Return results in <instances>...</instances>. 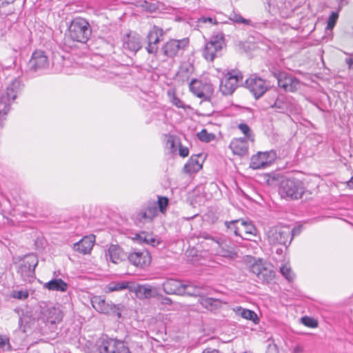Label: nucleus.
Instances as JSON below:
<instances>
[{"label":"nucleus","mask_w":353,"mask_h":353,"mask_svg":"<svg viewBox=\"0 0 353 353\" xmlns=\"http://www.w3.org/2000/svg\"><path fill=\"white\" fill-rule=\"evenodd\" d=\"M202 353H219V351L216 349H212L210 347L205 348Z\"/></svg>","instance_id":"nucleus-61"},{"label":"nucleus","mask_w":353,"mask_h":353,"mask_svg":"<svg viewBox=\"0 0 353 353\" xmlns=\"http://www.w3.org/2000/svg\"><path fill=\"white\" fill-rule=\"evenodd\" d=\"M342 7L341 5H339L337 8V10L336 11H332L327 20V30H332L334 27L335 26L339 17V12L341 11Z\"/></svg>","instance_id":"nucleus-34"},{"label":"nucleus","mask_w":353,"mask_h":353,"mask_svg":"<svg viewBox=\"0 0 353 353\" xmlns=\"http://www.w3.org/2000/svg\"><path fill=\"white\" fill-rule=\"evenodd\" d=\"M228 41L223 31L217 30L213 32L208 44H223Z\"/></svg>","instance_id":"nucleus-37"},{"label":"nucleus","mask_w":353,"mask_h":353,"mask_svg":"<svg viewBox=\"0 0 353 353\" xmlns=\"http://www.w3.org/2000/svg\"><path fill=\"white\" fill-rule=\"evenodd\" d=\"M43 288L50 291L66 292L68 285L61 279H52L44 283Z\"/></svg>","instance_id":"nucleus-24"},{"label":"nucleus","mask_w":353,"mask_h":353,"mask_svg":"<svg viewBox=\"0 0 353 353\" xmlns=\"http://www.w3.org/2000/svg\"><path fill=\"white\" fill-rule=\"evenodd\" d=\"M292 232L288 227H273L267 233L268 241L272 245H283L286 250L291 243Z\"/></svg>","instance_id":"nucleus-6"},{"label":"nucleus","mask_w":353,"mask_h":353,"mask_svg":"<svg viewBox=\"0 0 353 353\" xmlns=\"http://www.w3.org/2000/svg\"><path fill=\"white\" fill-rule=\"evenodd\" d=\"M280 272L289 282H292L294 279V274L292 269L286 265H283L280 268Z\"/></svg>","instance_id":"nucleus-43"},{"label":"nucleus","mask_w":353,"mask_h":353,"mask_svg":"<svg viewBox=\"0 0 353 353\" xmlns=\"http://www.w3.org/2000/svg\"><path fill=\"white\" fill-rule=\"evenodd\" d=\"M128 259L132 264L140 268L148 265L151 261V257L147 251L134 252L128 255Z\"/></svg>","instance_id":"nucleus-17"},{"label":"nucleus","mask_w":353,"mask_h":353,"mask_svg":"<svg viewBox=\"0 0 353 353\" xmlns=\"http://www.w3.org/2000/svg\"><path fill=\"white\" fill-rule=\"evenodd\" d=\"M164 292L168 294L183 295V284L176 279H168L162 283Z\"/></svg>","instance_id":"nucleus-18"},{"label":"nucleus","mask_w":353,"mask_h":353,"mask_svg":"<svg viewBox=\"0 0 353 353\" xmlns=\"http://www.w3.org/2000/svg\"><path fill=\"white\" fill-rule=\"evenodd\" d=\"M48 65V56L43 50H35L28 62L30 71L37 72L46 68Z\"/></svg>","instance_id":"nucleus-14"},{"label":"nucleus","mask_w":353,"mask_h":353,"mask_svg":"<svg viewBox=\"0 0 353 353\" xmlns=\"http://www.w3.org/2000/svg\"><path fill=\"white\" fill-rule=\"evenodd\" d=\"M136 239L139 240L140 242H145L147 243H149V242L152 244V246H154V238L152 237L150 239V240H148L146 237L144 236H143L140 234H136Z\"/></svg>","instance_id":"nucleus-57"},{"label":"nucleus","mask_w":353,"mask_h":353,"mask_svg":"<svg viewBox=\"0 0 353 353\" xmlns=\"http://www.w3.org/2000/svg\"><path fill=\"white\" fill-rule=\"evenodd\" d=\"M347 186L353 189V176L351 177V179L347 181Z\"/></svg>","instance_id":"nucleus-64"},{"label":"nucleus","mask_w":353,"mask_h":353,"mask_svg":"<svg viewBox=\"0 0 353 353\" xmlns=\"http://www.w3.org/2000/svg\"><path fill=\"white\" fill-rule=\"evenodd\" d=\"M270 71L276 79L279 87L285 92H294L300 89L301 83L296 77L285 71L277 70L274 67L270 68Z\"/></svg>","instance_id":"nucleus-5"},{"label":"nucleus","mask_w":353,"mask_h":353,"mask_svg":"<svg viewBox=\"0 0 353 353\" xmlns=\"http://www.w3.org/2000/svg\"><path fill=\"white\" fill-rule=\"evenodd\" d=\"M185 46H163V54L170 57H174L176 55L178 51L181 48L184 49Z\"/></svg>","instance_id":"nucleus-38"},{"label":"nucleus","mask_w":353,"mask_h":353,"mask_svg":"<svg viewBox=\"0 0 353 353\" xmlns=\"http://www.w3.org/2000/svg\"><path fill=\"white\" fill-rule=\"evenodd\" d=\"M266 353H277V348L276 345L271 346L269 345L268 351Z\"/></svg>","instance_id":"nucleus-63"},{"label":"nucleus","mask_w":353,"mask_h":353,"mask_svg":"<svg viewBox=\"0 0 353 353\" xmlns=\"http://www.w3.org/2000/svg\"><path fill=\"white\" fill-rule=\"evenodd\" d=\"M108 288L110 292L121 291L125 289L129 290L130 292L135 290L134 283L130 281H112L108 284Z\"/></svg>","instance_id":"nucleus-28"},{"label":"nucleus","mask_w":353,"mask_h":353,"mask_svg":"<svg viewBox=\"0 0 353 353\" xmlns=\"http://www.w3.org/2000/svg\"><path fill=\"white\" fill-rule=\"evenodd\" d=\"M301 321L304 325H305L308 327L314 328L318 326L317 320L312 317H310V316H303L301 319Z\"/></svg>","instance_id":"nucleus-46"},{"label":"nucleus","mask_w":353,"mask_h":353,"mask_svg":"<svg viewBox=\"0 0 353 353\" xmlns=\"http://www.w3.org/2000/svg\"><path fill=\"white\" fill-rule=\"evenodd\" d=\"M92 307L99 312L109 316L122 318V313L126 311L123 304H114L112 301H106L101 296H95L91 300Z\"/></svg>","instance_id":"nucleus-3"},{"label":"nucleus","mask_w":353,"mask_h":353,"mask_svg":"<svg viewBox=\"0 0 353 353\" xmlns=\"http://www.w3.org/2000/svg\"><path fill=\"white\" fill-rule=\"evenodd\" d=\"M246 138L234 139L229 147L234 154L243 157L248 153V144Z\"/></svg>","instance_id":"nucleus-19"},{"label":"nucleus","mask_w":353,"mask_h":353,"mask_svg":"<svg viewBox=\"0 0 353 353\" xmlns=\"http://www.w3.org/2000/svg\"><path fill=\"white\" fill-rule=\"evenodd\" d=\"M239 219H235L232 221H225L224 222V225L225 227V233L228 235L234 234L236 236H239L242 239L249 240L250 239L247 236L243 235V234L240 233V226H239Z\"/></svg>","instance_id":"nucleus-23"},{"label":"nucleus","mask_w":353,"mask_h":353,"mask_svg":"<svg viewBox=\"0 0 353 353\" xmlns=\"http://www.w3.org/2000/svg\"><path fill=\"white\" fill-rule=\"evenodd\" d=\"M10 110V107L8 106L5 102H0V126H2L5 116L8 113Z\"/></svg>","instance_id":"nucleus-49"},{"label":"nucleus","mask_w":353,"mask_h":353,"mask_svg":"<svg viewBox=\"0 0 353 353\" xmlns=\"http://www.w3.org/2000/svg\"><path fill=\"white\" fill-rule=\"evenodd\" d=\"M94 235L84 236L79 241L74 244V250L83 254L90 253L94 245Z\"/></svg>","instance_id":"nucleus-20"},{"label":"nucleus","mask_w":353,"mask_h":353,"mask_svg":"<svg viewBox=\"0 0 353 353\" xmlns=\"http://www.w3.org/2000/svg\"><path fill=\"white\" fill-rule=\"evenodd\" d=\"M170 203V199L167 196H157L156 201V210L158 209L162 214H165Z\"/></svg>","instance_id":"nucleus-35"},{"label":"nucleus","mask_w":353,"mask_h":353,"mask_svg":"<svg viewBox=\"0 0 353 353\" xmlns=\"http://www.w3.org/2000/svg\"><path fill=\"white\" fill-rule=\"evenodd\" d=\"M237 87L238 85L233 80H230V77L225 76V79L221 81L219 90L223 95H230Z\"/></svg>","instance_id":"nucleus-27"},{"label":"nucleus","mask_w":353,"mask_h":353,"mask_svg":"<svg viewBox=\"0 0 353 353\" xmlns=\"http://www.w3.org/2000/svg\"><path fill=\"white\" fill-rule=\"evenodd\" d=\"M223 46H204L202 51L203 58L210 61H213L216 57L222 55Z\"/></svg>","instance_id":"nucleus-22"},{"label":"nucleus","mask_w":353,"mask_h":353,"mask_svg":"<svg viewBox=\"0 0 353 353\" xmlns=\"http://www.w3.org/2000/svg\"><path fill=\"white\" fill-rule=\"evenodd\" d=\"M139 35L132 32H126L123 39V44H136L139 42Z\"/></svg>","instance_id":"nucleus-42"},{"label":"nucleus","mask_w":353,"mask_h":353,"mask_svg":"<svg viewBox=\"0 0 353 353\" xmlns=\"http://www.w3.org/2000/svg\"><path fill=\"white\" fill-rule=\"evenodd\" d=\"M134 289L135 290H134V292L143 294L145 298H150L153 296L152 289L150 288H148L147 286L134 285Z\"/></svg>","instance_id":"nucleus-45"},{"label":"nucleus","mask_w":353,"mask_h":353,"mask_svg":"<svg viewBox=\"0 0 353 353\" xmlns=\"http://www.w3.org/2000/svg\"><path fill=\"white\" fill-rule=\"evenodd\" d=\"M199 22L206 23V22H210L212 23L214 21V23H216V21L215 19L211 18V17H201L199 19Z\"/></svg>","instance_id":"nucleus-60"},{"label":"nucleus","mask_w":353,"mask_h":353,"mask_svg":"<svg viewBox=\"0 0 353 353\" xmlns=\"http://www.w3.org/2000/svg\"><path fill=\"white\" fill-rule=\"evenodd\" d=\"M52 49V61L53 64L63 65L66 59H70L69 53H77V46H54Z\"/></svg>","instance_id":"nucleus-12"},{"label":"nucleus","mask_w":353,"mask_h":353,"mask_svg":"<svg viewBox=\"0 0 353 353\" xmlns=\"http://www.w3.org/2000/svg\"><path fill=\"white\" fill-rule=\"evenodd\" d=\"M303 351V348L300 345H296L294 347L292 352L293 353H301Z\"/></svg>","instance_id":"nucleus-62"},{"label":"nucleus","mask_w":353,"mask_h":353,"mask_svg":"<svg viewBox=\"0 0 353 353\" xmlns=\"http://www.w3.org/2000/svg\"><path fill=\"white\" fill-rule=\"evenodd\" d=\"M14 264H17V273L20 274L24 281L31 282L35 278V268L39 260L34 253H29L23 256L13 258Z\"/></svg>","instance_id":"nucleus-1"},{"label":"nucleus","mask_w":353,"mask_h":353,"mask_svg":"<svg viewBox=\"0 0 353 353\" xmlns=\"http://www.w3.org/2000/svg\"><path fill=\"white\" fill-rule=\"evenodd\" d=\"M63 316L60 308L52 304L41 307L40 319L46 324L59 323L62 321Z\"/></svg>","instance_id":"nucleus-9"},{"label":"nucleus","mask_w":353,"mask_h":353,"mask_svg":"<svg viewBox=\"0 0 353 353\" xmlns=\"http://www.w3.org/2000/svg\"><path fill=\"white\" fill-rule=\"evenodd\" d=\"M6 345L8 347H10L9 338L6 336H0V347L3 348Z\"/></svg>","instance_id":"nucleus-58"},{"label":"nucleus","mask_w":353,"mask_h":353,"mask_svg":"<svg viewBox=\"0 0 353 353\" xmlns=\"http://www.w3.org/2000/svg\"><path fill=\"white\" fill-rule=\"evenodd\" d=\"M245 85L256 99L261 97L268 91L265 81L256 74H252L247 79Z\"/></svg>","instance_id":"nucleus-10"},{"label":"nucleus","mask_w":353,"mask_h":353,"mask_svg":"<svg viewBox=\"0 0 353 353\" xmlns=\"http://www.w3.org/2000/svg\"><path fill=\"white\" fill-rule=\"evenodd\" d=\"M167 94L169 97L170 101L172 103V105L179 108H182L184 110L191 109L190 105H185L183 102L176 96V90L174 88H170L167 92Z\"/></svg>","instance_id":"nucleus-31"},{"label":"nucleus","mask_w":353,"mask_h":353,"mask_svg":"<svg viewBox=\"0 0 353 353\" xmlns=\"http://www.w3.org/2000/svg\"><path fill=\"white\" fill-rule=\"evenodd\" d=\"M201 89L205 94V96L203 97V101H210L211 97L214 93L213 85L210 83H203V87L201 88Z\"/></svg>","instance_id":"nucleus-39"},{"label":"nucleus","mask_w":353,"mask_h":353,"mask_svg":"<svg viewBox=\"0 0 353 353\" xmlns=\"http://www.w3.org/2000/svg\"><path fill=\"white\" fill-rule=\"evenodd\" d=\"M279 194L287 200H298L305 192L304 183L296 178H283L279 185Z\"/></svg>","instance_id":"nucleus-2"},{"label":"nucleus","mask_w":353,"mask_h":353,"mask_svg":"<svg viewBox=\"0 0 353 353\" xmlns=\"http://www.w3.org/2000/svg\"><path fill=\"white\" fill-rule=\"evenodd\" d=\"M154 94V93L153 91H150L149 92H142V94L140 96V98L141 99L144 100L145 101H147L149 103H152Z\"/></svg>","instance_id":"nucleus-52"},{"label":"nucleus","mask_w":353,"mask_h":353,"mask_svg":"<svg viewBox=\"0 0 353 353\" xmlns=\"http://www.w3.org/2000/svg\"><path fill=\"white\" fill-rule=\"evenodd\" d=\"M270 108H275L280 113H291L296 110V104L292 99L285 95H279L274 92L272 96V101L269 102Z\"/></svg>","instance_id":"nucleus-7"},{"label":"nucleus","mask_w":353,"mask_h":353,"mask_svg":"<svg viewBox=\"0 0 353 353\" xmlns=\"http://www.w3.org/2000/svg\"><path fill=\"white\" fill-rule=\"evenodd\" d=\"M167 145L170 147L172 152H174L176 150L174 137L169 135L167 139Z\"/></svg>","instance_id":"nucleus-54"},{"label":"nucleus","mask_w":353,"mask_h":353,"mask_svg":"<svg viewBox=\"0 0 353 353\" xmlns=\"http://www.w3.org/2000/svg\"><path fill=\"white\" fill-rule=\"evenodd\" d=\"M184 292H183V295H188L191 296H199L200 298L203 296L205 294L204 289L201 287L188 284H183Z\"/></svg>","instance_id":"nucleus-32"},{"label":"nucleus","mask_w":353,"mask_h":353,"mask_svg":"<svg viewBox=\"0 0 353 353\" xmlns=\"http://www.w3.org/2000/svg\"><path fill=\"white\" fill-rule=\"evenodd\" d=\"M216 242L219 245L217 250L219 255L231 259L237 256V252L231 242L224 239H219L216 241Z\"/></svg>","instance_id":"nucleus-16"},{"label":"nucleus","mask_w":353,"mask_h":353,"mask_svg":"<svg viewBox=\"0 0 353 353\" xmlns=\"http://www.w3.org/2000/svg\"><path fill=\"white\" fill-rule=\"evenodd\" d=\"M250 271L256 275L257 282L269 283L274 277V272L265 267L261 259L250 266Z\"/></svg>","instance_id":"nucleus-11"},{"label":"nucleus","mask_w":353,"mask_h":353,"mask_svg":"<svg viewBox=\"0 0 353 353\" xmlns=\"http://www.w3.org/2000/svg\"><path fill=\"white\" fill-rule=\"evenodd\" d=\"M267 52L270 57H272L273 59L276 60L281 59L280 50L277 48V46H268Z\"/></svg>","instance_id":"nucleus-47"},{"label":"nucleus","mask_w":353,"mask_h":353,"mask_svg":"<svg viewBox=\"0 0 353 353\" xmlns=\"http://www.w3.org/2000/svg\"><path fill=\"white\" fill-rule=\"evenodd\" d=\"M345 63L347 65L349 70L353 69V54L350 55L345 59Z\"/></svg>","instance_id":"nucleus-59"},{"label":"nucleus","mask_w":353,"mask_h":353,"mask_svg":"<svg viewBox=\"0 0 353 353\" xmlns=\"http://www.w3.org/2000/svg\"><path fill=\"white\" fill-rule=\"evenodd\" d=\"M91 35L89 23L83 18L74 19L69 27V37L73 41L85 43Z\"/></svg>","instance_id":"nucleus-4"},{"label":"nucleus","mask_w":353,"mask_h":353,"mask_svg":"<svg viewBox=\"0 0 353 353\" xmlns=\"http://www.w3.org/2000/svg\"><path fill=\"white\" fill-rule=\"evenodd\" d=\"M23 87L21 81L14 79L8 85L6 90L0 95V102H5L8 106L10 107L11 102L14 101L20 93Z\"/></svg>","instance_id":"nucleus-13"},{"label":"nucleus","mask_w":353,"mask_h":353,"mask_svg":"<svg viewBox=\"0 0 353 353\" xmlns=\"http://www.w3.org/2000/svg\"><path fill=\"white\" fill-rule=\"evenodd\" d=\"M231 19L233 21L238 23H245V24L249 23V20L244 19L243 17H242V16H241L240 14H234L233 17L231 18Z\"/></svg>","instance_id":"nucleus-55"},{"label":"nucleus","mask_w":353,"mask_h":353,"mask_svg":"<svg viewBox=\"0 0 353 353\" xmlns=\"http://www.w3.org/2000/svg\"><path fill=\"white\" fill-rule=\"evenodd\" d=\"M238 128L242 132L243 134H244V138H246V139H249L251 140L252 141H254V139L252 130L248 124L241 123L238 125Z\"/></svg>","instance_id":"nucleus-44"},{"label":"nucleus","mask_w":353,"mask_h":353,"mask_svg":"<svg viewBox=\"0 0 353 353\" xmlns=\"http://www.w3.org/2000/svg\"><path fill=\"white\" fill-rule=\"evenodd\" d=\"M202 154H194L190 157L188 162L183 166V171L187 174L197 172L202 168V163L199 160Z\"/></svg>","instance_id":"nucleus-21"},{"label":"nucleus","mask_w":353,"mask_h":353,"mask_svg":"<svg viewBox=\"0 0 353 353\" xmlns=\"http://www.w3.org/2000/svg\"><path fill=\"white\" fill-rule=\"evenodd\" d=\"M240 233L243 236L248 237V235H255L256 233V228L254 225L250 220H244L239 219Z\"/></svg>","instance_id":"nucleus-29"},{"label":"nucleus","mask_w":353,"mask_h":353,"mask_svg":"<svg viewBox=\"0 0 353 353\" xmlns=\"http://www.w3.org/2000/svg\"><path fill=\"white\" fill-rule=\"evenodd\" d=\"M108 253L110 261L114 263L122 261L125 255L121 248L117 245H111L108 249Z\"/></svg>","instance_id":"nucleus-30"},{"label":"nucleus","mask_w":353,"mask_h":353,"mask_svg":"<svg viewBox=\"0 0 353 353\" xmlns=\"http://www.w3.org/2000/svg\"><path fill=\"white\" fill-rule=\"evenodd\" d=\"M162 34H163V30L157 29L156 28V40H155L156 44H158L160 42H165V44H170V43L171 41H174V42L177 43L178 44H180L181 42H183L185 43H189L188 38H185L181 40H172V39H169L168 40L165 41L163 38H161Z\"/></svg>","instance_id":"nucleus-36"},{"label":"nucleus","mask_w":353,"mask_h":353,"mask_svg":"<svg viewBox=\"0 0 353 353\" xmlns=\"http://www.w3.org/2000/svg\"><path fill=\"white\" fill-rule=\"evenodd\" d=\"M203 87V83L196 79H193L190 83V91L197 97L201 98L203 100L205 96L201 88Z\"/></svg>","instance_id":"nucleus-33"},{"label":"nucleus","mask_w":353,"mask_h":353,"mask_svg":"<svg viewBox=\"0 0 353 353\" xmlns=\"http://www.w3.org/2000/svg\"><path fill=\"white\" fill-rule=\"evenodd\" d=\"M199 303L208 310L214 311L220 308L222 305V301L219 299L205 296V294L199 299Z\"/></svg>","instance_id":"nucleus-25"},{"label":"nucleus","mask_w":353,"mask_h":353,"mask_svg":"<svg viewBox=\"0 0 353 353\" xmlns=\"http://www.w3.org/2000/svg\"><path fill=\"white\" fill-rule=\"evenodd\" d=\"M154 217V202L150 203L146 209H143L132 215L135 224L151 221Z\"/></svg>","instance_id":"nucleus-15"},{"label":"nucleus","mask_w":353,"mask_h":353,"mask_svg":"<svg viewBox=\"0 0 353 353\" xmlns=\"http://www.w3.org/2000/svg\"><path fill=\"white\" fill-rule=\"evenodd\" d=\"M179 154L181 157H186L189 154V149L187 147H184L179 142Z\"/></svg>","instance_id":"nucleus-56"},{"label":"nucleus","mask_w":353,"mask_h":353,"mask_svg":"<svg viewBox=\"0 0 353 353\" xmlns=\"http://www.w3.org/2000/svg\"><path fill=\"white\" fill-rule=\"evenodd\" d=\"M28 292L27 291H14L13 297L17 299L23 300L28 297Z\"/></svg>","instance_id":"nucleus-53"},{"label":"nucleus","mask_w":353,"mask_h":353,"mask_svg":"<svg viewBox=\"0 0 353 353\" xmlns=\"http://www.w3.org/2000/svg\"><path fill=\"white\" fill-rule=\"evenodd\" d=\"M173 8L170 6L165 5L163 3L158 1L156 3V12L159 13H170Z\"/></svg>","instance_id":"nucleus-48"},{"label":"nucleus","mask_w":353,"mask_h":353,"mask_svg":"<svg viewBox=\"0 0 353 353\" xmlns=\"http://www.w3.org/2000/svg\"><path fill=\"white\" fill-rule=\"evenodd\" d=\"M83 48L80 49L79 46H77L78 50H77V53H69V56L71 57H82L83 56H85L88 52H89V46H83Z\"/></svg>","instance_id":"nucleus-50"},{"label":"nucleus","mask_w":353,"mask_h":353,"mask_svg":"<svg viewBox=\"0 0 353 353\" xmlns=\"http://www.w3.org/2000/svg\"><path fill=\"white\" fill-rule=\"evenodd\" d=\"M276 158V151L258 152L251 157L250 168L253 170L264 168L272 163Z\"/></svg>","instance_id":"nucleus-8"},{"label":"nucleus","mask_w":353,"mask_h":353,"mask_svg":"<svg viewBox=\"0 0 353 353\" xmlns=\"http://www.w3.org/2000/svg\"><path fill=\"white\" fill-rule=\"evenodd\" d=\"M255 49L254 46H239V52L241 54H246L248 57L250 58L252 57L251 55H250V52Z\"/></svg>","instance_id":"nucleus-51"},{"label":"nucleus","mask_w":353,"mask_h":353,"mask_svg":"<svg viewBox=\"0 0 353 353\" xmlns=\"http://www.w3.org/2000/svg\"><path fill=\"white\" fill-rule=\"evenodd\" d=\"M234 310L236 314L241 316L242 318L247 320L252 321L254 324H258L259 323V318L256 313L253 310L243 308L241 306L236 307Z\"/></svg>","instance_id":"nucleus-26"},{"label":"nucleus","mask_w":353,"mask_h":353,"mask_svg":"<svg viewBox=\"0 0 353 353\" xmlns=\"http://www.w3.org/2000/svg\"><path fill=\"white\" fill-rule=\"evenodd\" d=\"M196 135L201 141L205 143H209L215 139V135L213 133H208L206 129L201 130Z\"/></svg>","instance_id":"nucleus-40"},{"label":"nucleus","mask_w":353,"mask_h":353,"mask_svg":"<svg viewBox=\"0 0 353 353\" xmlns=\"http://www.w3.org/2000/svg\"><path fill=\"white\" fill-rule=\"evenodd\" d=\"M226 76L230 77V80H233L237 85L243 83V75L240 71L232 70L228 72Z\"/></svg>","instance_id":"nucleus-41"}]
</instances>
